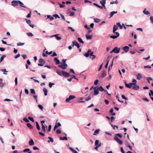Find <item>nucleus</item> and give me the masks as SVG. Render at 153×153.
I'll use <instances>...</instances> for the list:
<instances>
[{"instance_id":"obj_21","label":"nucleus","mask_w":153,"mask_h":153,"mask_svg":"<svg viewBox=\"0 0 153 153\" xmlns=\"http://www.w3.org/2000/svg\"><path fill=\"white\" fill-rule=\"evenodd\" d=\"M142 78L141 75L140 74L138 73L137 75V79L140 80Z\"/></svg>"},{"instance_id":"obj_35","label":"nucleus","mask_w":153,"mask_h":153,"mask_svg":"<svg viewBox=\"0 0 153 153\" xmlns=\"http://www.w3.org/2000/svg\"><path fill=\"white\" fill-rule=\"evenodd\" d=\"M93 4L94 5L97 6V7L100 8V9H102V7L99 5L98 4H97L96 3H94Z\"/></svg>"},{"instance_id":"obj_25","label":"nucleus","mask_w":153,"mask_h":153,"mask_svg":"<svg viewBox=\"0 0 153 153\" xmlns=\"http://www.w3.org/2000/svg\"><path fill=\"white\" fill-rule=\"evenodd\" d=\"M146 9L145 8L143 11V13L146 15H148L150 14V13L148 11H146Z\"/></svg>"},{"instance_id":"obj_14","label":"nucleus","mask_w":153,"mask_h":153,"mask_svg":"<svg viewBox=\"0 0 153 153\" xmlns=\"http://www.w3.org/2000/svg\"><path fill=\"white\" fill-rule=\"evenodd\" d=\"M59 35V34H55L53 35H52V36H51V37H52L54 36L56 37V39L57 40H59L61 39V38L60 37L58 36Z\"/></svg>"},{"instance_id":"obj_51","label":"nucleus","mask_w":153,"mask_h":153,"mask_svg":"<svg viewBox=\"0 0 153 153\" xmlns=\"http://www.w3.org/2000/svg\"><path fill=\"white\" fill-rule=\"evenodd\" d=\"M69 97L70 98L71 100L73 99L76 97L75 96L73 95H70L69 96Z\"/></svg>"},{"instance_id":"obj_10","label":"nucleus","mask_w":153,"mask_h":153,"mask_svg":"<svg viewBox=\"0 0 153 153\" xmlns=\"http://www.w3.org/2000/svg\"><path fill=\"white\" fill-rule=\"evenodd\" d=\"M63 76L65 77H68L70 76V74L69 73L67 72L64 71H63Z\"/></svg>"},{"instance_id":"obj_54","label":"nucleus","mask_w":153,"mask_h":153,"mask_svg":"<svg viewBox=\"0 0 153 153\" xmlns=\"http://www.w3.org/2000/svg\"><path fill=\"white\" fill-rule=\"evenodd\" d=\"M101 146V143H100L99 144L98 146H96L94 149L97 150H98V149Z\"/></svg>"},{"instance_id":"obj_22","label":"nucleus","mask_w":153,"mask_h":153,"mask_svg":"<svg viewBox=\"0 0 153 153\" xmlns=\"http://www.w3.org/2000/svg\"><path fill=\"white\" fill-rule=\"evenodd\" d=\"M43 91L44 92L45 95V96H47L48 94V91L47 89L45 88H44L43 89Z\"/></svg>"},{"instance_id":"obj_33","label":"nucleus","mask_w":153,"mask_h":153,"mask_svg":"<svg viewBox=\"0 0 153 153\" xmlns=\"http://www.w3.org/2000/svg\"><path fill=\"white\" fill-rule=\"evenodd\" d=\"M78 40L80 43L83 44L84 43V42L83 41L82 39L80 37H78L77 38Z\"/></svg>"},{"instance_id":"obj_59","label":"nucleus","mask_w":153,"mask_h":153,"mask_svg":"<svg viewBox=\"0 0 153 153\" xmlns=\"http://www.w3.org/2000/svg\"><path fill=\"white\" fill-rule=\"evenodd\" d=\"M15 85L17 86L18 84V78L17 77H16L15 78Z\"/></svg>"},{"instance_id":"obj_52","label":"nucleus","mask_w":153,"mask_h":153,"mask_svg":"<svg viewBox=\"0 0 153 153\" xmlns=\"http://www.w3.org/2000/svg\"><path fill=\"white\" fill-rule=\"evenodd\" d=\"M23 120L26 123H28L29 122V120L25 117L23 119Z\"/></svg>"},{"instance_id":"obj_45","label":"nucleus","mask_w":153,"mask_h":153,"mask_svg":"<svg viewBox=\"0 0 153 153\" xmlns=\"http://www.w3.org/2000/svg\"><path fill=\"white\" fill-rule=\"evenodd\" d=\"M25 20H26V22L27 24L29 25H31V21L30 20H28L27 19H25Z\"/></svg>"},{"instance_id":"obj_32","label":"nucleus","mask_w":153,"mask_h":153,"mask_svg":"<svg viewBox=\"0 0 153 153\" xmlns=\"http://www.w3.org/2000/svg\"><path fill=\"white\" fill-rule=\"evenodd\" d=\"M27 126L30 129H32L33 128V127L32 125L29 123H28L27 124Z\"/></svg>"},{"instance_id":"obj_19","label":"nucleus","mask_w":153,"mask_h":153,"mask_svg":"<svg viewBox=\"0 0 153 153\" xmlns=\"http://www.w3.org/2000/svg\"><path fill=\"white\" fill-rule=\"evenodd\" d=\"M117 11H113L111 12L110 14V16L109 17V18L112 17L114 14L117 13Z\"/></svg>"},{"instance_id":"obj_61","label":"nucleus","mask_w":153,"mask_h":153,"mask_svg":"<svg viewBox=\"0 0 153 153\" xmlns=\"http://www.w3.org/2000/svg\"><path fill=\"white\" fill-rule=\"evenodd\" d=\"M53 16L55 17L56 19L57 18H60V17L59 16L58 14H56L53 15Z\"/></svg>"},{"instance_id":"obj_29","label":"nucleus","mask_w":153,"mask_h":153,"mask_svg":"<svg viewBox=\"0 0 153 153\" xmlns=\"http://www.w3.org/2000/svg\"><path fill=\"white\" fill-rule=\"evenodd\" d=\"M97 88L98 89L99 91H100L101 92H102L105 90H104L102 86H101L99 87L97 86Z\"/></svg>"},{"instance_id":"obj_4","label":"nucleus","mask_w":153,"mask_h":153,"mask_svg":"<svg viewBox=\"0 0 153 153\" xmlns=\"http://www.w3.org/2000/svg\"><path fill=\"white\" fill-rule=\"evenodd\" d=\"M94 91L93 95L95 96L98 94L99 93V91L97 88V86H96V87L94 88Z\"/></svg>"},{"instance_id":"obj_47","label":"nucleus","mask_w":153,"mask_h":153,"mask_svg":"<svg viewBox=\"0 0 153 153\" xmlns=\"http://www.w3.org/2000/svg\"><path fill=\"white\" fill-rule=\"evenodd\" d=\"M100 19H99L96 18L94 19V21L96 23H98V22H100Z\"/></svg>"},{"instance_id":"obj_27","label":"nucleus","mask_w":153,"mask_h":153,"mask_svg":"<svg viewBox=\"0 0 153 153\" xmlns=\"http://www.w3.org/2000/svg\"><path fill=\"white\" fill-rule=\"evenodd\" d=\"M49 19L51 21L54 19V18L53 17V16H52L51 15H47V18H46V19Z\"/></svg>"},{"instance_id":"obj_41","label":"nucleus","mask_w":153,"mask_h":153,"mask_svg":"<svg viewBox=\"0 0 153 153\" xmlns=\"http://www.w3.org/2000/svg\"><path fill=\"white\" fill-rule=\"evenodd\" d=\"M106 0H102L100 1V3L102 5L105 4Z\"/></svg>"},{"instance_id":"obj_64","label":"nucleus","mask_w":153,"mask_h":153,"mask_svg":"<svg viewBox=\"0 0 153 153\" xmlns=\"http://www.w3.org/2000/svg\"><path fill=\"white\" fill-rule=\"evenodd\" d=\"M98 82L99 80L98 79H96V80H95L94 84L95 85H97L98 84Z\"/></svg>"},{"instance_id":"obj_26","label":"nucleus","mask_w":153,"mask_h":153,"mask_svg":"<svg viewBox=\"0 0 153 153\" xmlns=\"http://www.w3.org/2000/svg\"><path fill=\"white\" fill-rule=\"evenodd\" d=\"M92 35H86L85 36L87 40H91L92 39Z\"/></svg>"},{"instance_id":"obj_39","label":"nucleus","mask_w":153,"mask_h":153,"mask_svg":"<svg viewBox=\"0 0 153 153\" xmlns=\"http://www.w3.org/2000/svg\"><path fill=\"white\" fill-rule=\"evenodd\" d=\"M30 93L32 94H36L35 91L33 88L31 89L30 90Z\"/></svg>"},{"instance_id":"obj_56","label":"nucleus","mask_w":153,"mask_h":153,"mask_svg":"<svg viewBox=\"0 0 153 153\" xmlns=\"http://www.w3.org/2000/svg\"><path fill=\"white\" fill-rule=\"evenodd\" d=\"M107 63H106V64L105 65V68H107L109 61V60H108L107 59Z\"/></svg>"},{"instance_id":"obj_7","label":"nucleus","mask_w":153,"mask_h":153,"mask_svg":"<svg viewBox=\"0 0 153 153\" xmlns=\"http://www.w3.org/2000/svg\"><path fill=\"white\" fill-rule=\"evenodd\" d=\"M116 34V35H112L110 36V37L113 39H115L117 38L120 36V34L118 32H116L114 33Z\"/></svg>"},{"instance_id":"obj_60","label":"nucleus","mask_w":153,"mask_h":153,"mask_svg":"<svg viewBox=\"0 0 153 153\" xmlns=\"http://www.w3.org/2000/svg\"><path fill=\"white\" fill-rule=\"evenodd\" d=\"M38 107L41 110H42L43 109V106L39 104L38 105Z\"/></svg>"},{"instance_id":"obj_34","label":"nucleus","mask_w":153,"mask_h":153,"mask_svg":"<svg viewBox=\"0 0 153 153\" xmlns=\"http://www.w3.org/2000/svg\"><path fill=\"white\" fill-rule=\"evenodd\" d=\"M116 25H117V26H118V27H119L120 28V29H123V26L122 25H121V24H120V22L117 23Z\"/></svg>"},{"instance_id":"obj_3","label":"nucleus","mask_w":153,"mask_h":153,"mask_svg":"<svg viewBox=\"0 0 153 153\" xmlns=\"http://www.w3.org/2000/svg\"><path fill=\"white\" fill-rule=\"evenodd\" d=\"M58 67L62 68L63 69H65L67 68L68 67V65L66 63L61 64V65H59Z\"/></svg>"},{"instance_id":"obj_58","label":"nucleus","mask_w":153,"mask_h":153,"mask_svg":"<svg viewBox=\"0 0 153 153\" xmlns=\"http://www.w3.org/2000/svg\"><path fill=\"white\" fill-rule=\"evenodd\" d=\"M25 43L19 42L17 43V45L18 46H22L24 45Z\"/></svg>"},{"instance_id":"obj_20","label":"nucleus","mask_w":153,"mask_h":153,"mask_svg":"<svg viewBox=\"0 0 153 153\" xmlns=\"http://www.w3.org/2000/svg\"><path fill=\"white\" fill-rule=\"evenodd\" d=\"M19 4L20 5V6L22 7H23L25 8H28V7L26 6H25L24 5V4L21 1H19Z\"/></svg>"},{"instance_id":"obj_57","label":"nucleus","mask_w":153,"mask_h":153,"mask_svg":"<svg viewBox=\"0 0 153 153\" xmlns=\"http://www.w3.org/2000/svg\"><path fill=\"white\" fill-rule=\"evenodd\" d=\"M57 56V54L55 52H53V54L51 55V56L52 57H53L55 56Z\"/></svg>"},{"instance_id":"obj_28","label":"nucleus","mask_w":153,"mask_h":153,"mask_svg":"<svg viewBox=\"0 0 153 153\" xmlns=\"http://www.w3.org/2000/svg\"><path fill=\"white\" fill-rule=\"evenodd\" d=\"M45 127L47 128V126H46L45 127L44 124L42 125V130L44 132L46 131Z\"/></svg>"},{"instance_id":"obj_53","label":"nucleus","mask_w":153,"mask_h":153,"mask_svg":"<svg viewBox=\"0 0 153 153\" xmlns=\"http://www.w3.org/2000/svg\"><path fill=\"white\" fill-rule=\"evenodd\" d=\"M31 11H30L29 13L27 16L26 17L27 18H30L31 17Z\"/></svg>"},{"instance_id":"obj_48","label":"nucleus","mask_w":153,"mask_h":153,"mask_svg":"<svg viewBox=\"0 0 153 153\" xmlns=\"http://www.w3.org/2000/svg\"><path fill=\"white\" fill-rule=\"evenodd\" d=\"M118 3V1L117 0H116L115 1H113L111 2H110V4H117Z\"/></svg>"},{"instance_id":"obj_49","label":"nucleus","mask_w":153,"mask_h":153,"mask_svg":"<svg viewBox=\"0 0 153 153\" xmlns=\"http://www.w3.org/2000/svg\"><path fill=\"white\" fill-rule=\"evenodd\" d=\"M54 85L55 84L54 83H52L51 82H50L49 83V86L50 88H51L52 87V86Z\"/></svg>"},{"instance_id":"obj_1","label":"nucleus","mask_w":153,"mask_h":153,"mask_svg":"<svg viewBox=\"0 0 153 153\" xmlns=\"http://www.w3.org/2000/svg\"><path fill=\"white\" fill-rule=\"evenodd\" d=\"M19 0H13L11 2L12 5L14 7H15L16 6H18L19 4Z\"/></svg>"},{"instance_id":"obj_12","label":"nucleus","mask_w":153,"mask_h":153,"mask_svg":"<svg viewBox=\"0 0 153 153\" xmlns=\"http://www.w3.org/2000/svg\"><path fill=\"white\" fill-rule=\"evenodd\" d=\"M54 61L56 65H58L60 63V61L57 58L55 57L54 58Z\"/></svg>"},{"instance_id":"obj_43","label":"nucleus","mask_w":153,"mask_h":153,"mask_svg":"<svg viewBox=\"0 0 153 153\" xmlns=\"http://www.w3.org/2000/svg\"><path fill=\"white\" fill-rule=\"evenodd\" d=\"M99 140H96L95 142V145L96 146H98L99 144Z\"/></svg>"},{"instance_id":"obj_11","label":"nucleus","mask_w":153,"mask_h":153,"mask_svg":"<svg viewBox=\"0 0 153 153\" xmlns=\"http://www.w3.org/2000/svg\"><path fill=\"white\" fill-rule=\"evenodd\" d=\"M129 48L128 46H126L123 48V50L124 52L127 53L129 51Z\"/></svg>"},{"instance_id":"obj_40","label":"nucleus","mask_w":153,"mask_h":153,"mask_svg":"<svg viewBox=\"0 0 153 153\" xmlns=\"http://www.w3.org/2000/svg\"><path fill=\"white\" fill-rule=\"evenodd\" d=\"M30 151H30V149H29V148H27V149H24L23 151V152H30Z\"/></svg>"},{"instance_id":"obj_9","label":"nucleus","mask_w":153,"mask_h":153,"mask_svg":"<svg viewBox=\"0 0 153 153\" xmlns=\"http://www.w3.org/2000/svg\"><path fill=\"white\" fill-rule=\"evenodd\" d=\"M133 84H135L133 85L134 86L133 87L132 89L136 91L138 90L139 88V86L137 85L136 84H135V83H133Z\"/></svg>"},{"instance_id":"obj_63","label":"nucleus","mask_w":153,"mask_h":153,"mask_svg":"<svg viewBox=\"0 0 153 153\" xmlns=\"http://www.w3.org/2000/svg\"><path fill=\"white\" fill-rule=\"evenodd\" d=\"M121 97L123 99H125L126 100H127L128 99V98L127 97H125V96L123 94H122L121 96Z\"/></svg>"},{"instance_id":"obj_13","label":"nucleus","mask_w":153,"mask_h":153,"mask_svg":"<svg viewBox=\"0 0 153 153\" xmlns=\"http://www.w3.org/2000/svg\"><path fill=\"white\" fill-rule=\"evenodd\" d=\"M91 49H89L86 53H84V56H85L86 57H88L90 55V53L91 52Z\"/></svg>"},{"instance_id":"obj_15","label":"nucleus","mask_w":153,"mask_h":153,"mask_svg":"<svg viewBox=\"0 0 153 153\" xmlns=\"http://www.w3.org/2000/svg\"><path fill=\"white\" fill-rule=\"evenodd\" d=\"M125 143L126 146L127 147H128L131 150H132V147L129 144L128 142L127 141H125Z\"/></svg>"},{"instance_id":"obj_50","label":"nucleus","mask_w":153,"mask_h":153,"mask_svg":"<svg viewBox=\"0 0 153 153\" xmlns=\"http://www.w3.org/2000/svg\"><path fill=\"white\" fill-rule=\"evenodd\" d=\"M58 4L60 6V8H63L65 7V5L64 4H62L60 3L59 2H58Z\"/></svg>"},{"instance_id":"obj_18","label":"nucleus","mask_w":153,"mask_h":153,"mask_svg":"<svg viewBox=\"0 0 153 153\" xmlns=\"http://www.w3.org/2000/svg\"><path fill=\"white\" fill-rule=\"evenodd\" d=\"M63 71H64L62 70V71H60L58 70L56 71V73L59 76H63Z\"/></svg>"},{"instance_id":"obj_55","label":"nucleus","mask_w":153,"mask_h":153,"mask_svg":"<svg viewBox=\"0 0 153 153\" xmlns=\"http://www.w3.org/2000/svg\"><path fill=\"white\" fill-rule=\"evenodd\" d=\"M115 136H116V137H118L120 138H121L122 137V135L120 133H118L115 134Z\"/></svg>"},{"instance_id":"obj_6","label":"nucleus","mask_w":153,"mask_h":153,"mask_svg":"<svg viewBox=\"0 0 153 153\" xmlns=\"http://www.w3.org/2000/svg\"><path fill=\"white\" fill-rule=\"evenodd\" d=\"M124 83L126 87V88H131L132 87V85H133L134 84H133V83H130L128 84H127L126 82H124Z\"/></svg>"},{"instance_id":"obj_31","label":"nucleus","mask_w":153,"mask_h":153,"mask_svg":"<svg viewBox=\"0 0 153 153\" xmlns=\"http://www.w3.org/2000/svg\"><path fill=\"white\" fill-rule=\"evenodd\" d=\"M0 70L2 72H3V74L5 75H7V73L5 72H8V71H7L6 69H0Z\"/></svg>"},{"instance_id":"obj_44","label":"nucleus","mask_w":153,"mask_h":153,"mask_svg":"<svg viewBox=\"0 0 153 153\" xmlns=\"http://www.w3.org/2000/svg\"><path fill=\"white\" fill-rule=\"evenodd\" d=\"M28 119L29 120H30L32 122H34V120L33 119V117H31L29 116V117H28Z\"/></svg>"},{"instance_id":"obj_30","label":"nucleus","mask_w":153,"mask_h":153,"mask_svg":"<svg viewBox=\"0 0 153 153\" xmlns=\"http://www.w3.org/2000/svg\"><path fill=\"white\" fill-rule=\"evenodd\" d=\"M48 138L49 139V140L48 141V142L49 143L50 142L53 143V138L51 137H48Z\"/></svg>"},{"instance_id":"obj_17","label":"nucleus","mask_w":153,"mask_h":153,"mask_svg":"<svg viewBox=\"0 0 153 153\" xmlns=\"http://www.w3.org/2000/svg\"><path fill=\"white\" fill-rule=\"evenodd\" d=\"M106 73L105 71H103L102 74H101V76H100V78H103L106 76Z\"/></svg>"},{"instance_id":"obj_46","label":"nucleus","mask_w":153,"mask_h":153,"mask_svg":"<svg viewBox=\"0 0 153 153\" xmlns=\"http://www.w3.org/2000/svg\"><path fill=\"white\" fill-rule=\"evenodd\" d=\"M27 36L29 37H32L33 36V35L31 32L27 33Z\"/></svg>"},{"instance_id":"obj_36","label":"nucleus","mask_w":153,"mask_h":153,"mask_svg":"<svg viewBox=\"0 0 153 153\" xmlns=\"http://www.w3.org/2000/svg\"><path fill=\"white\" fill-rule=\"evenodd\" d=\"M39 62L40 63H45V60L42 58H40L39 60Z\"/></svg>"},{"instance_id":"obj_62","label":"nucleus","mask_w":153,"mask_h":153,"mask_svg":"<svg viewBox=\"0 0 153 153\" xmlns=\"http://www.w3.org/2000/svg\"><path fill=\"white\" fill-rule=\"evenodd\" d=\"M52 126L51 125H50L48 126V131L50 132L51 131Z\"/></svg>"},{"instance_id":"obj_23","label":"nucleus","mask_w":153,"mask_h":153,"mask_svg":"<svg viewBox=\"0 0 153 153\" xmlns=\"http://www.w3.org/2000/svg\"><path fill=\"white\" fill-rule=\"evenodd\" d=\"M36 124V128L38 130H39L40 129V126L39 124L38 123L37 121L35 122Z\"/></svg>"},{"instance_id":"obj_38","label":"nucleus","mask_w":153,"mask_h":153,"mask_svg":"<svg viewBox=\"0 0 153 153\" xmlns=\"http://www.w3.org/2000/svg\"><path fill=\"white\" fill-rule=\"evenodd\" d=\"M100 131V129H96L94 132V133L93 134L94 135H96V134H98Z\"/></svg>"},{"instance_id":"obj_16","label":"nucleus","mask_w":153,"mask_h":153,"mask_svg":"<svg viewBox=\"0 0 153 153\" xmlns=\"http://www.w3.org/2000/svg\"><path fill=\"white\" fill-rule=\"evenodd\" d=\"M118 29V27L117 26V25H114L113 26V32L114 33H116V31Z\"/></svg>"},{"instance_id":"obj_24","label":"nucleus","mask_w":153,"mask_h":153,"mask_svg":"<svg viewBox=\"0 0 153 153\" xmlns=\"http://www.w3.org/2000/svg\"><path fill=\"white\" fill-rule=\"evenodd\" d=\"M29 144L30 146H33L34 145V142H33V140L32 139H31L29 141Z\"/></svg>"},{"instance_id":"obj_2","label":"nucleus","mask_w":153,"mask_h":153,"mask_svg":"<svg viewBox=\"0 0 153 153\" xmlns=\"http://www.w3.org/2000/svg\"><path fill=\"white\" fill-rule=\"evenodd\" d=\"M114 140H116V141L120 145H122L123 144L122 140H120L117 137L115 136L114 138Z\"/></svg>"},{"instance_id":"obj_8","label":"nucleus","mask_w":153,"mask_h":153,"mask_svg":"<svg viewBox=\"0 0 153 153\" xmlns=\"http://www.w3.org/2000/svg\"><path fill=\"white\" fill-rule=\"evenodd\" d=\"M120 48L117 47H115L113 49V51H114V53H118L120 51Z\"/></svg>"},{"instance_id":"obj_5","label":"nucleus","mask_w":153,"mask_h":153,"mask_svg":"<svg viewBox=\"0 0 153 153\" xmlns=\"http://www.w3.org/2000/svg\"><path fill=\"white\" fill-rule=\"evenodd\" d=\"M72 43L73 45L72 46L73 47H74V46H76L78 48H79L80 47L79 44L75 40L73 41Z\"/></svg>"},{"instance_id":"obj_37","label":"nucleus","mask_w":153,"mask_h":153,"mask_svg":"<svg viewBox=\"0 0 153 153\" xmlns=\"http://www.w3.org/2000/svg\"><path fill=\"white\" fill-rule=\"evenodd\" d=\"M6 57V56L5 55H3L0 58V62H1L3 61V59L4 58Z\"/></svg>"},{"instance_id":"obj_42","label":"nucleus","mask_w":153,"mask_h":153,"mask_svg":"<svg viewBox=\"0 0 153 153\" xmlns=\"http://www.w3.org/2000/svg\"><path fill=\"white\" fill-rule=\"evenodd\" d=\"M150 92H149V95L150 97L152 96H153V91L152 90H149Z\"/></svg>"}]
</instances>
